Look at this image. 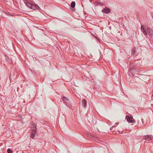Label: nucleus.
Masks as SVG:
<instances>
[{"mask_svg": "<svg viewBox=\"0 0 153 153\" xmlns=\"http://www.w3.org/2000/svg\"><path fill=\"white\" fill-rule=\"evenodd\" d=\"M7 152L8 153H12V150L10 149H8L7 150Z\"/></svg>", "mask_w": 153, "mask_h": 153, "instance_id": "obj_12", "label": "nucleus"}, {"mask_svg": "<svg viewBox=\"0 0 153 153\" xmlns=\"http://www.w3.org/2000/svg\"><path fill=\"white\" fill-rule=\"evenodd\" d=\"M33 129L31 130V131H30V134H31L30 137L32 138H33L34 137L36 133V127L35 124L34 123H33Z\"/></svg>", "mask_w": 153, "mask_h": 153, "instance_id": "obj_3", "label": "nucleus"}, {"mask_svg": "<svg viewBox=\"0 0 153 153\" xmlns=\"http://www.w3.org/2000/svg\"><path fill=\"white\" fill-rule=\"evenodd\" d=\"M89 1H90V2H91L92 0H89Z\"/></svg>", "mask_w": 153, "mask_h": 153, "instance_id": "obj_16", "label": "nucleus"}, {"mask_svg": "<svg viewBox=\"0 0 153 153\" xmlns=\"http://www.w3.org/2000/svg\"><path fill=\"white\" fill-rule=\"evenodd\" d=\"M62 100L64 102H66L67 101H68V99L67 98L65 97H63L62 98Z\"/></svg>", "mask_w": 153, "mask_h": 153, "instance_id": "obj_9", "label": "nucleus"}, {"mask_svg": "<svg viewBox=\"0 0 153 153\" xmlns=\"http://www.w3.org/2000/svg\"><path fill=\"white\" fill-rule=\"evenodd\" d=\"M25 4L27 7L31 9L34 10H38L39 8V7L37 4H32L28 2L26 3Z\"/></svg>", "mask_w": 153, "mask_h": 153, "instance_id": "obj_2", "label": "nucleus"}, {"mask_svg": "<svg viewBox=\"0 0 153 153\" xmlns=\"http://www.w3.org/2000/svg\"><path fill=\"white\" fill-rule=\"evenodd\" d=\"M135 53V51L133 50V51H132L131 53L134 56L136 55H134V53Z\"/></svg>", "mask_w": 153, "mask_h": 153, "instance_id": "obj_14", "label": "nucleus"}, {"mask_svg": "<svg viewBox=\"0 0 153 153\" xmlns=\"http://www.w3.org/2000/svg\"><path fill=\"white\" fill-rule=\"evenodd\" d=\"M75 6V3L74 1H72L71 3V6L72 8H74Z\"/></svg>", "mask_w": 153, "mask_h": 153, "instance_id": "obj_11", "label": "nucleus"}, {"mask_svg": "<svg viewBox=\"0 0 153 153\" xmlns=\"http://www.w3.org/2000/svg\"><path fill=\"white\" fill-rule=\"evenodd\" d=\"M153 139V136L152 135H147L145 136L143 140H145L147 141H150Z\"/></svg>", "mask_w": 153, "mask_h": 153, "instance_id": "obj_6", "label": "nucleus"}, {"mask_svg": "<svg viewBox=\"0 0 153 153\" xmlns=\"http://www.w3.org/2000/svg\"><path fill=\"white\" fill-rule=\"evenodd\" d=\"M138 127H140L141 126L143 125V119L142 118H139L137 120Z\"/></svg>", "mask_w": 153, "mask_h": 153, "instance_id": "obj_5", "label": "nucleus"}, {"mask_svg": "<svg viewBox=\"0 0 153 153\" xmlns=\"http://www.w3.org/2000/svg\"><path fill=\"white\" fill-rule=\"evenodd\" d=\"M126 118L128 122H129L131 123H134L135 122V120H133V118L132 116L130 115V116H126Z\"/></svg>", "mask_w": 153, "mask_h": 153, "instance_id": "obj_4", "label": "nucleus"}, {"mask_svg": "<svg viewBox=\"0 0 153 153\" xmlns=\"http://www.w3.org/2000/svg\"><path fill=\"white\" fill-rule=\"evenodd\" d=\"M141 29L142 31L143 32L144 34L147 36V33H148L151 37L153 34V31L152 29L148 27H145L143 26H141Z\"/></svg>", "mask_w": 153, "mask_h": 153, "instance_id": "obj_1", "label": "nucleus"}, {"mask_svg": "<svg viewBox=\"0 0 153 153\" xmlns=\"http://www.w3.org/2000/svg\"><path fill=\"white\" fill-rule=\"evenodd\" d=\"M9 79L10 81V82H11L12 80V78H11V74L10 73V74H9Z\"/></svg>", "mask_w": 153, "mask_h": 153, "instance_id": "obj_13", "label": "nucleus"}, {"mask_svg": "<svg viewBox=\"0 0 153 153\" xmlns=\"http://www.w3.org/2000/svg\"><path fill=\"white\" fill-rule=\"evenodd\" d=\"M82 105L84 107V108H85L86 105V104H87L86 101L85 100V99H83L82 101Z\"/></svg>", "mask_w": 153, "mask_h": 153, "instance_id": "obj_7", "label": "nucleus"}, {"mask_svg": "<svg viewBox=\"0 0 153 153\" xmlns=\"http://www.w3.org/2000/svg\"><path fill=\"white\" fill-rule=\"evenodd\" d=\"M3 13L4 14H5L6 15H9V14L8 13H7L6 12H5V11H3Z\"/></svg>", "mask_w": 153, "mask_h": 153, "instance_id": "obj_15", "label": "nucleus"}, {"mask_svg": "<svg viewBox=\"0 0 153 153\" xmlns=\"http://www.w3.org/2000/svg\"><path fill=\"white\" fill-rule=\"evenodd\" d=\"M104 11L105 13H108L110 12V10L109 9L105 8L104 10Z\"/></svg>", "mask_w": 153, "mask_h": 153, "instance_id": "obj_10", "label": "nucleus"}, {"mask_svg": "<svg viewBox=\"0 0 153 153\" xmlns=\"http://www.w3.org/2000/svg\"><path fill=\"white\" fill-rule=\"evenodd\" d=\"M6 58L7 60V61L8 62L10 63H11L12 62V59H11L8 56H6Z\"/></svg>", "mask_w": 153, "mask_h": 153, "instance_id": "obj_8", "label": "nucleus"}]
</instances>
